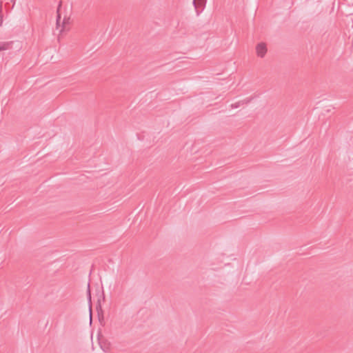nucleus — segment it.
I'll return each mask as SVG.
<instances>
[{
	"instance_id": "6e6552de",
	"label": "nucleus",
	"mask_w": 353,
	"mask_h": 353,
	"mask_svg": "<svg viewBox=\"0 0 353 353\" xmlns=\"http://www.w3.org/2000/svg\"><path fill=\"white\" fill-rule=\"evenodd\" d=\"M88 296H89V299H90V284L88 285Z\"/></svg>"
},
{
	"instance_id": "7ed1b4c3",
	"label": "nucleus",
	"mask_w": 353,
	"mask_h": 353,
	"mask_svg": "<svg viewBox=\"0 0 353 353\" xmlns=\"http://www.w3.org/2000/svg\"><path fill=\"white\" fill-rule=\"evenodd\" d=\"M15 4V0H6V2L5 3V8L8 10H11Z\"/></svg>"
},
{
	"instance_id": "20e7f679",
	"label": "nucleus",
	"mask_w": 353,
	"mask_h": 353,
	"mask_svg": "<svg viewBox=\"0 0 353 353\" xmlns=\"http://www.w3.org/2000/svg\"><path fill=\"white\" fill-rule=\"evenodd\" d=\"M250 101V99H245V100H243V101H238L235 103H232L231 105V108H237L239 107H240L242 104H244V103H249Z\"/></svg>"
},
{
	"instance_id": "f257e3e1",
	"label": "nucleus",
	"mask_w": 353,
	"mask_h": 353,
	"mask_svg": "<svg viewBox=\"0 0 353 353\" xmlns=\"http://www.w3.org/2000/svg\"><path fill=\"white\" fill-rule=\"evenodd\" d=\"M21 43L18 41H3L0 42V52L15 49L19 50L21 48Z\"/></svg>"
},
{
	"instance_id": "423d86ee",
	"label": "nucleus",
	"mask_w": 353,
	"mask_h": 353,
	"mask_svg": "<svg viewBox=\"0 0 353 353\" xmlns=\"http://www.w3.org/2000/svg\"><path fill=\"white\" fill-rule=\"evenodd\" d=\"M2 9H3L2 3L0 2V26H1V24L3 23Z\"/></svg>"
},
{
	"instance_id": "f03ea898",
	"label": "nucleus",
	"mask_w": 353,
	"mask_h": 353,
	"mask_svg": "<svg viewBox=\"0 0 353 353\" xmlns=\"http://www.w3.org/2000/svg\"><path fill=\"white\" fill-rule=\"evenodd\" d=\"M258 57L263 58L267 52V47L264 43H259L256 47Z\"/></svg>"
},
{
	"instance_id": "39448f33",
	"label": "nucleus",
	"mask_w": 353,
	"mask_h": 353,
	"mask_svg": "<svg viewBox=\"0 0 353 353\" xmlns=\"http://www.w3.org/2000/svg\"><path fill=\"white\" fill-rule=\"evenodd\" d=\"M68 23V19H66L65 17L63 19L62 21V28L61 29L60 32H61L65 29L66 23Z\"/></svg>"
},
{
	"instance_id": "0eeeda50",
	"label": "nucleus",
	"mask_w": 353,
	"mask_h": 353,
	"mask_svg": "<svg viewBox=\"0 0 353 353\" xmlns=\"http://www.w3.org/2000/svg\"><path fill=\"white\" fill-rule=\"evenodd\" d=\"M57 12H59V9L57 10ZM60 23H61V16H60L59 13H58L57 18V28L59 26H60Z\"/></svg>"
}]
</instances>
